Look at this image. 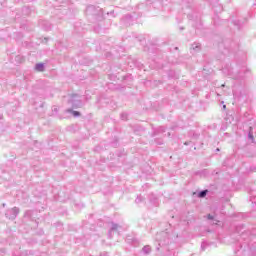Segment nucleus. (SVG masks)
Here are the masks:
<instances>
[{
    "label": "nucleus",
    "instance_id": "4468645a",
    "mask_svg": "<svg viewBox=\"0 0 256 256\" xmlns=\"http://www.w3.org/2000/svg\"><path fill=\"white\" fill-rule=\"evenodd\" d=\"M121 119L125 121V119H127V114H121Z\"/></svg>",
    "mask_w": 256,
    "mask_h": 256
},
{
    "label": "nucleus",
    "instance_id": "aec40b11",
    "mask_svg": "<svg viewBox=\"0 0 256 256\" xmlns=\"http://www.w3.org/2000/svg\"><path fill=\"white\" fill-rule=\"evenodd\" d=\"M0 119H1V116H0Z\"/></svg>",
    "mask_w": 256,
    "mask_h": 256
},
{
    "label": "nucleus",
    "instance_id": "423d86ee",
    "mask_svg": "<svg viewBox=\"0 0 256 256\" xmlns=\"http://www.w3.org/2000/svg\"><path fill=\"white\" fill-rule=\"evenodd\" d=\"M248 139H251L252 143H255V137H253V127L249 128Z\"/></svg>",
    "mask_w": 256,
    "mask_h": 256
},
{
    "label": "nucleus",
    "instance_id": "dca6fc26",
    "mask_svg": "<svg viewBox=\"0 0 256 256\" xmlns=\"http://www.w3.org/2000/svg\"><path fill=\"white\" fill-rule=\"evenodd\" d=\"M207 219H209V220H213V215L208 214V215H207Z\"/></svg>",
    "mask_w": 256,
    "mask_h": 256
},
{
    "label": "nucleus",
    "instance_id": "20e7f679",
    "mask_svg": "<svg viewBox=\"0 0 256 256\" xmlns=\"http://www.w3.org/2000/svg\"><path fill=\"white\" fill-rule=\"evenodd\" d=\"M35 69H36V71L43 72V71H45V64H43V63H37V64L35 65Z\"/></svg>",
    "mask_w": 256,
    "mask_h": 256
},
{
    "label": "nucleus",
    "instance_id": "f3484780",
    "mask_svg": "<svg viewBox=\"0 0 256 256\" xmlns=\"http://www.w3.org/2000/svg\"><path fill=\"white\" fill-rule=\"evenodd\" d=\"M100 256H109V254L107 252H104L103 254H101Z\"/></svg>",
    "mask_w": 256,
    "mask_h": 256
},
{
    "label": "nucleus",
    "instance_id": "0eeeda50",
    "mask_svg": "<svg viewBox=\"0 0 256 256\" xmlns=\"http://www.w3.org/2000/svg\"><path fill=\"white\" fill-rule=\"evenodd\" d=\"M143 253H145V255H149V253H151V246L146 245L142 248Z\"/></svg>",
    "mask_w": 256,
    "mask_h": 256
},
{
    "label": "nucleus",
    "instance_id": "f257e3e1",
    "mask_svg": "<svg viewBox=\"0 0 256 256\" xmlns=\"http://www.w3.org/2000/svg\"><path fill=\"white\" fill-rule=\"evenodd\" d=\"M68 103L73 107V109H79V107H83V102L81 101V96L77 94H72Z\"/></svg>",
    "mask_w": 256,
    "mask_h": 256
},
{
    "label": "nucleus",
    "instance_id": "ddd939ff",
    "mask_svg": "<svg viewBox=\"0 0 256 256\" xmlns=\"http://www.w3.org/2000/svg\"><path fill=\"white\" fill-rule=\"evenodd\" d=\"M206 246H207V242H202V244H201L202 251H205Z\"/></svg>",
    "mask_w": 256,
    "mask_h": 256
},
{
    "label": "nucleus",
    "instance_id": "7ed1b4c3",
    "mask_svg": "<svg viewBox=\"0 0 256 256\" xmlns=\"http://www.w3.org/2000/svg\"><path fill=\"white\" fill-rule=\"evenodd\" d=\"M65 113H71L74 117H80L81 116V113L79 111H75L71 108L66 109Z\"/></svg>",
    "mask_w": 256,
    "mask_h": 256
},
{
    "label": "nucleus",
    "instance_id": "39448f33",
    "mask_svg": "<svg viewBox=\"0 0 256 256\" xmlns=\"http://www.w3.org/2000/svg\"><path fill=\"white\" fill-rule=\"evenodd\" d=\"M117 229H119V225L118 224H116V223H112V227H111V229H110V231H109V234H108V237L111 239V233H113V231H117Z\"/></svg>",
    "mask_w": 256,
    "mask_h": 256
},
{
    "label": "nucleus",
    "instance_id": "a211bd4d",
    "mask_svg": "<svg viewBox=\"0 0 256 256\" xmlns=\"http://www.w3.org/2000/svg\"><path fill=\"white\" fill-rule=\"evenodd\" d=\"M16 59H21V56H17Z\"/></svg>",
    "mask_w": 256,
    "mask_h": 256
},
{
    "label": "nucleus",
    "instance_id": "6ab92c4d",
    "mask_svg": "<svg viewBox=\"0 0 256 256\" xmlns=\"http://www.w3.org/2000/svg\"><path fill=\"white\" fill-rule=\"evenodd\" d=\"M226 108H227V106H226V105H224V106H223V109H226Z\"/></svg>",
    "mask_w": 256,
    "mask_h": 256
},
{
    "label": "nucleus",
    "instance_id": "f8f14e48",
    "mask_svg": "<svg viewBox=\"0 0 256 256\" xmlns=\"http://www.w3.org/2000/svg\"><path fill=\"white\" fill-rule=\"evenodd\" d=\"M135 201L136 203H141V201H143V197L138 196Z\"/></svg>",
    "mask_w": 256,
    "mask_h": 256
},
{
    "label": "nucleus",
    "instance_id": "f03ea898",
    "mask_svg": "<svg viewBox=\"0 0 256 256\" xmlns=\"http://www.w3.org/2000/svg\"><path fill=\"white\" fill-rule=\"evenodd\" d=\"M17 215H19V208L14 207L6 211L5 216L7 219H17Z\"/></svg>",
    "mask_w": 256,
    "mask_h": 256
},
{
    "label": "nucleus",
    "instance_id": "9b49d317",
    "mask_svg": "<svg viewBox=\"0 0 256 256\" xmlns=\"http://www.w3.org/2000/svg\"><path fill=\"white\" fill-rule=\"evenodd\" d=\"M156 132L157 133H165V127L164 126H160L159 128H157Z\"/></svg>",
    "mask_w": 256,
    "mask_h": 256
},
{
    "label": "nucleus",
    "instance_id": "9d476101",
    "mask_svg": "<svg viewBox=\"0 0 256 256\" xmlns=\"http://www.w3.org/2000/svg\"><path fill=\"white\" fill-rule=\"evenodd\" d=\"M93 11H95V6H93V5L88 6L87 9H86L87 13H93Z\"/></svg>",
    "mask_w": 256,
    "mask_h": 256
},
{
    "label": "nucleus",
    "instance_id": "1a4fd4ad",
    "mask_svg": "<svg viewBox=\"0 0 256 256\" xmlns=\"http://www.w3.org/2000/svg\"><path fill=\"white\" fill-rule=\"evenodd\" d=\"M192 49L195 51L196 49L197 50H200L201 49V44L199 43H194L192 44Z\"/></svg>",
    "mask_w": 256,
    "mask_h": 256
},
{
    "label": "nucleus",
    "instance_id": "2eb2a0df",
    "mask_svg": "<svg viewBox=\"0 0 256 256\" xmlns=\"http://www.w3.org/2000/svg\"><path fill=\"white\" fill-rule=\"evenodd\" d=\"M53 111H54V113H58L59 112V108H57V106H54L53 107Z\"/></svg>",
    "mask_w": 256,
    "mask_h": 256
},
{
    "label": "nucleus",
    "instance_id": "6e6552de",
    "mask_svg": "<svg viewBox=\"0 0 256 256\" xmlns=\"http://www.w3.org/2000/svg\"><path fill=\"white\" fill-rule=\"evenodd\" d=\"M207 193H208L207 190H202V191H200V192L198 193V197H199L200 199H203L204 197H207Z\"/></svg>",
    "mask_w": 256,
    "mask_h": 256
}]
</instances>
